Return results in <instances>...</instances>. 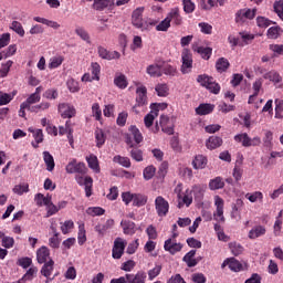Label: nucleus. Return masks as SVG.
I'll return each mask as SVG.
<instances>
[{
  "label": "nucleus",
  "mask_w": 283,
  "mask_h": 283,
  "mask_svg": "<svg viewBox=\"0 0 283 283\" xmlns=\"http://www.w3.org/2000/svg\"><path fill=\"white\" fill-rule=\"evenodd\" d=\"M72 229H74V221L66 220L64 222H61V231L63 235H67L69 233H72Z\"/></svg>",
  "instance_id": "51"
},
{
  "label": "nucleus",
  "mask_w": 283,
  "mask_h": 283,
  "mask_svg": "<svg viewBox=\"0 0 283 283\" xmlns=\"http://www.w3.org/2000/svg\"><path fill=\"white\" fill-rule=\"evenodd\" d=\"M59 113L62 118H72L75 116L76 109H74V106L63 103L59 105Z\"/></svg>",
  "instance_id": "15"
},
{
  "label": "nucleus",
  "mask_w": 283,
  "mask_h": 283,
  "mask_svg": "<svg viewBox=\"0 0 283 283\" xmlns=\"http://www.w3.org/2000/svg\"><path fill=\"white\" fill-rule=\"evenodd\" d=\"M178 208L182 209V207H189L191 205V202H193V195H191L190 190H186L185 195L181 197L180 195H178Z\"/></svg>",
  "instance_id": "25"
},
{
  "label": "nucleus",
  "mask_w": 283,
  "mask_h": 283,
  "mask_svg": "<svg viewBox=\"0 0 283 283\" xmlns=\"http://www.w3.org/2000/svg\"><path fill=\"white\" fill-rule=\"evenodd\" d=\"M163 65H165V61L155 60L153 64L146 66V74L150 78H160L163 76Z\"/></svg>",
  "instance_id": "6"
},
{
  "label": "nucleus",
  "mask_w": 283,
  "mask_h": 283,
  "mask_svg": "<svg viewBox=\"0 0 283 283\" xmlns=\"http://www.w3.org/2000/svg\"><path fill=\"white\" fill-rule=\"evenodd\" d=\"M145 12V7H138L133 11L132 23L135 28L140 24L143 21V13Z\"/></svg>",
  "instance_id": "30"
},
{
  "label": "nucleus",
  "mask_w": 283,
  "mask_h": 283,
  "mask_svg": "<svg viewBox=\"0 0 283 283\" xmlns=\"http://www.w3.org/2000/svg\"><path fill=\"white\" fill-rule=\"evenodd\" d=\"M12 191L17 196H23V193H28V191H30V186L25 182L19 184L13 187Z\"/></svg>",
  "instance_id": "48"
},
{
  "label": "nucleus",
  "mask_w": 283,
  "mask_h": 283,
  "mask_svg": "<svg viewBox=\"0 0 283 283\" xmlns=\"http://www.w3.org/2000/svg\"><path fill=\"white\" fill-rule=\"evenodd\" d=\"M15 96L17 91H13L12 93H3L0 91V106L9 105V103H12V101H14Z\"/></svg>",
  "instance_id": "33"
},
{
  "label": "nucleus",
  "mask_w": 283,
  "mask_h": 283,
  "mask_svg": "<svg viewBox=\"0 0 283 283\" xmlns=\"http://www.w3.org/2000/svg\"><path fill=\"white\" fill-rule=\"evenodd\" d=\"M214 207L216 211L213 212V220H216V222L224 224V199H222L218 195L214 196Z\"/></svg>",
  "instance_id": "5"
},
{
  "label": "nucleus",
  "mask_w": 283,
  "mask_h": 283,
  "mask_svg": "<svg viewBox=\"0 0 283 283\" xmlns=\"http://www.w3.org/2000/svg\"><path fill=\"white\" fill-rule=\"evenodd\" d=\"M282 34H283V30L280 25L271 27L270 29H268V32H266L268 39H273V40L280 39Z\"/></svg>",
  "instance_id": "36"
},
{
  "label": "nucleus",
  "mask_w": 283,
  "mask_h": 283,
  "mask_svg": "<svg viewBox=\"0 0 283 283\" xmlns=\"http://www.w3.org/2000/svg\"><path fill=\"white\" fill-rule=\"evenodd\" d=\"M53 271H54V261L52 259H50L46 263H44L40 273L44 277H50V275H52Z\"/></svg>",
  "instance_id": "34"
},
{
  "label": "nucleus",
  "mask_w": 283,
  "mask_h": 283,
  "mask_svg": "<svg viewBox=\"0 0 283 283\" xmlns=\"http://www.w3.org/2000/svg\"><path fill=\"white\" fill-rule=\"evenodd\" d=\"M95 140H96V147H102L105 145L106 137L103 129L95 130Z\"/></svg>",
  "instance_id": "56"
},
{
  "label": "nucleus",
  "mask_w": 283,
  "mask_h": 283,
  "mask_svg": "<svg viewBox=\"0 0 283 283\" xmlns=\"http://www.w3.org/2000/svg\"><path fill=\"white\" fill-rule=\"evenodd\" d=\"M244 201L242 199H238L237 203L232 206L231 218L232 220H242V216L240 214V209L238 207H242Z\"/></svg>",
  "instance_id": "40"
},
{
  "label": "nucleus",
  "mask_w": 283,
  "mask_h": 283,
  "mask_svg": "<svg viewBox=\"0 0 283 283\" xmlns=\"http://www.w3.org/2000/svg\"><path fill=\"white\" fill-rule=\"evenodd\" d=\"M136 103L138 107H143V105H147V87L145 86H139L136 90Z\"/></svg>",
  "instance_id": "22"
},
{
  "label": "nucleus",
  "mask_w": 283,
  "mask_h": 283,
  "mask_svg": "<svg viewBox=\"0 0 283 283\" xmlns=\"http://www.w3.org/2000/svg\"><path fill=\"white\" fill-rule=\"evenodd\" d=\"M75 34H77V36H80L82 41L92 43V41L90 40V33H87V31L83 27H76Z\"/></svg>",
  "instance_id": "53"
},
{
  "label": "nucleus",
  "mask_w": 283,
  "mask_h": 283,
  "mask_svg": "<svg viewBox=\"0 0 283 283\" xmlns=\"http://www.w3.org/2000/svg\"><path fill=\"white\" fill-rule=\"evenodd\" d=\"M45 109H50V103L42 102L38 105L32 106L29 112H33L34 114H39V112H45Z\"/></svg>",
  "instance_id": "58"
},
{
  "label": "nucleus",
  "mask_w": 283,
  "mask_h": 283,
  "mask_svg": "<svg viewBox=\"0 0 283 283\" xmlns=\"http://www.w3.org/2000/svg\"><path fill=\"white\" fill-rule=\"evenodd\" d=\"M275 114L276 116H282L283 114V96L274 99Z\"/></svg>",
  "instance_id": "64"
},
{
  "label": "nucleus",
  "mask_w": 283,
  "mask_h": 283,
  "mask_svg": "<svg viewBox=\"0 0 283 283\" xmlns=\"http://www.w3.org/2000/svg\"><path fill=\"white\" fill-rule=\"evenodd\" d=\"M29 132L33 135L34 142L31 143L32 147L36 149L41 143H43V130L41 128H29Z\"/></svg>",
  "instance_id": "23"
},
{
  "label": "nucleus",
  "mask_w": 283,
  "mask_h": 283,
  "mask_svg": "<svg viewBox=\"0 0 283 283\" xmlns=\"http://www.w3.org/2000/svg\"><path fill=\"white\" fill-rule=\"evenodd\" d=\"M262 235H266V228L264 226H254L248 233L250 240H258Z\"/></svg>",
  "instance_id": "18"
},
{
  "label": "nucleus",
  "mask_w": 283,
  "mask_h": 283,
  "mask_svg": "<svg viewBox=\"0 0 283 283\" xmlns=\"http://www.w3.org/2000/svg\"><path fill=\"white\" fill-rule=\"evenodd\" d=\"M46 208V218H52V216H56L59 213V207L52 202V199L45 206Z\"/></svg>",
  "instance_id": "55"
},
{
  "label": "nucleus",
  "mask_w": 283,
  "mask_h": 283,
  "mask_svg": "<svg viewBox=\"0 0 283 283\" xmlns=\"http://www.w3.org/2000/svg\"><path fill=\"white\" fill-rule=\"evenodd\" d=\"M229 60L224 57L218 59L216 62L217 72H219L220 74H222V72H227V70H229Z\"/></svg>",
  "instance_id": "42"
},
{
  "label": "nucleus",
  "mask_w": 283,
  "mask_h": 283,
  "mask_svg": "<svg viewBox=\"0 0 283 283\" xmlns=\"http://www.w3.org/2000/svg\"><path fill=\"white\" fill-rule=\"evenodd\" d=\"M66 86L72 94H76V92H81V86L78 85V82L73 77L67 78Z\"/></svg>",
  "instance_id": "46"
},
{
  "label": "nucleus",
  "mask_w": 283,
  "mask_h": 283,
  "mask_svg": "<svg viewBox=\"0 0 283 283\" xmlns=\"http://www.w3.org/2000/svg\"><path fill=\"white\" fill-rule=\"evenodd\" d=\"M181 72L184 74H189L193 67V56L191 55V51L189 49H184L181 52Z\"/></svg>",
  "instance_id": "9"
},
{
  "label": "nucleus",
  "mask_w": 283,
  "mask_h": 283,
  "mask_svg": "<svg viewBox=\"0 0 283 283\" xmlns=\"http://www.w3.org/2000/svg\"><path fill=\"white\" fill-rule=\"evenodd\" d=\"M44 165H46V171H54V167H56V164L54 163V156L50 154V151L44 150L42 153Z\"/></svg>",
  "instance_id": "28"
},
{
  "label": "nucleus",
  "mask_w": 283,
  "mask_h": 283,
  "mask_svg": "<svg viewBox=\"0 0 283 283\" xmlns=\"http://www.w3.org/2000/svg\"><path fill=\"white\" fill-rule=\"evenodd\" d=\"M245 198L250 201V202H258V200L262 201L264 199V195L260 191H254L252 193H247Z\"/></svg>",
  "instance_id": "60"
},
{
  "label": "nucleus",
  "mask_w": 283,
  "mask_h": 283,
  "mask_svg": "<svg viewBox=\"0 0 283 283\" xmlns=\"http://www.w3.org/2000/svg\"><path fill=\"white\" fill-rule=\"evenodd\" d=\"M197 83H199L201 87H206V90H209L211 94H220V84H218L212 76H209L207 74L198 75Z\"/></svg>",
  "instance_id": "1"
},
{
  "label": "nucleus",
  "mask_w": 283,
  "mask_h": 283,
  "mask_svg": "<svg viewBox=\"0 0 283 283\" xmlns=\"http://www.w3.org/2000/svg\"><path fill=\"white\" fill-rule=\"evenodd\" d=\"M36 261L39 264H45L46 262H50V249H48V247H41L36 251Z\"/></svg>",
  "instance_id": "21"
},
{
  "label": "nucleus",
  "mask_w": 283,
  "mask_h": 283,
  "mask_svg": "<svg viewBox=\"0 0 283 283\" xmlns=\"http://www.w3.org/2000/svg\"><path fill=\"white\" fill-rule=\"evenodd\" d=\"M272 23H274V22L269 20L265 17L256 18V25H258V28H261L262 30H266V28H269V25H271Z\"/></svg>",
  "instance_id": "59"
},
{
  "label": "nucleus",
  "mask_w": 283,
  "mask_h": 283,
  "mask_svg": "<svg viewBox=\"0 0 283 283\" xmlns=\"http://www.w3.org/2000/svg\"><path fill=\"white\" fill-rule=\"evenodd\" d=\"M255 14H258V9H241L235 13V22L242 25L247 23V21H251L255 19Z\"/></svg>",
  "instance_id": "4"
},
{
  "label": "nucleus",
  "mask_w": 283,
  "mask_h": 283,
  "mask_svg": "<svg viewBox=\"0 0 283 283\" xmlns=\"http://www.w3.org/2000/svg\"><path fill=\"white\" fill-rule=\"evenodd\" d=\"M77 242L80 247H83L85 242H87V235L85 231V224L78 226V232H77Z\"/></svg>",
  "instance_id": "49"
},
{
  "label": "nucleus",
  "mask_w": 283,
  "mask_h": 283,
  "mask_svg": "<svg viewBox=\"0 0 283 283\" xmlns=\"http://www.w3.org/2000/svg\"><path fill=\"white\" fill-rule=\"evenodd\" d=\"M41 101V95H36L32 93L27 101L20 104V109H19V116L21 118H25V109L30 112L32 109V105H35V103H39Z\"/></svg>",
  "instance_id": "8"
},
{
  "label": "nucleus",
  "mask_w": 283,
  "mask_h": 283,
  "mask_svg": "<svg viewBox=\"0 0 283 283\" xmlns=\"http://www.w3.org/2000/svg\"><path fill=\"white\" fill-rule=\"evenodd\" d=\"M120 227L125 235H134V233H136V223H134V221L123 220Z\"/></svg>",
  "instance_id": "29"
},
{
  "label": "nucleus",
  "mask_w": 283,
  "mask_h": 283,
  "mask_svg": "<svg viewBox=\"0 0 283 283\" xmlns=\"http://www.w3.org/2000/svg\"><path fill=\"white\" fill-rule=\"evenodd\" d=\"M274 12L277 14V17L283 21V0H277L273 4Z\"/></svg>",
  "instance_id": "63"
},
{
  "label": "nucleus",
  "mask_w": 283,
  "mask_h": 283,
  "mask_svg": "<svg viewBox=\"0 0 283 283\" xmlns=\"http://www.w3.org/2000/svg\"><path fill=\"white\" fill-rule=\"evenodd\" d=\"M193 169H205L207 167V157L197 155L192 160Z\"/></svg>",
  "instance_id": "35"
},
{
  "label": "nucleus",
  "mask_w": 283,
  "mask_h": 283,
  "mask_svg": "<svg viewBox=\"0 0 283 283\" xmlns=\"http://www.w3.org/2000/svg\"><path fill=\"white\" fill-rule=\"evenodd\" d=\"M114 163H117L118 165H122V167H125L126 169H129L132 167V161L128 157H122L120 155H117L114 157Z\"/></svg>",
  "instance_id": "54"
},
{
  "label": "nucleus",
  "mask_w": 283,
  "mask_h": 283,
  "mask_svg": "<svg viewBox=\"0 0 283 283\" xmlns=\"http://www.w3.org/2000/svg\"><path fill=\"white\" fill-rule=\"evenodd\" d=\"M264 78L271 81L274 84L282 83V75L277 71H270L264 74Z\"/></svg>",
  "instance_id": "44"
},
{
  "label": "nucleus",
  "mask_w": 283,
  "mask_h": 283,
  "mask_svg": "<svg viewBox=\"0 0 283 283\" xmlns=\"http://www.w3.org/2000/svg\"><path fill=\"white\" fill-rule=\"evenodd\" d=\"M114 224H115L114 219H107L104 224L98 223L97 226H95V231L96 233H98V235H101V238H104L107 231L114 228Z\"/></svg>",
  "instance_id": "16"
},
{
  "label": "nucleus",
  "mask_w": 283,
  "mask_h": 283,
  "mask_svg": "<svg viewBox=\"0 0 283 283\" xmlns=\"http://www.w3.org/2000/svg\"><path fill=\"white\" fill-rule=\"evenodd\" d=\"M147 205V197L145 195H133V206L134 207H145Z\"/></svg>",
  "instance_id": "47"
},
{
  "label": "nucleus",
  "mask_w": 283,
  "mask_h": 283,
  "mask_svg": "<svg viewBox=\"0 0 283 283\" xmlns=\"http://www.w3.org/2000/svg\"><path fill=\"white\" fill-rule=\"evenodd\" d=\"M169 28H171V22H170L168 15L156 25L157 32H167V30H169Z\"/></svg>",
  "instance_id": "52"
},
{
  "label": "nucleus",
  "mask_w": 283,
  "mask_h": 283,
  "mask_svg": "<svg viewBox=\"0 0 283 283\" xmlns=\"http://www.w3.org/2000/svg\"><path fill=\"white\" fill-rule=\"evenodd\" d=\"M167 104H153L150 105L151 111L144 117V123L147 128L154 125V119L158 118V112L166 109Z\"/></svg>",
  "instance_id": "7"
},
{
  "label": "nucleus",
  "mask_w": 283,
  "mask_h": 283,
  "mask_svg": "<svg viewBox=\"0 0 283 283\" xmlns=\"http://www.w3.org/2000/svg\"><path fill=\"white\" fill-rule=\"evenodd\" d=\"M130 134L126 137V143L129 145V147H134V144L132 143V138H134L135 143L138 145L139 143H143V134H140V130L136 126L129 127Z\"/></svg>",
  "instance_id": "13"
},
{
  "label": "nucleus",
  "mask_w": 283,
  "mask_h": 283,
  "mask_svg": "<svg viewBox=\"0 0 283 283\" xmlns=\"http://www.w3.org/2000/svg\"><path fill=\"white\" fill-rule=\"evenodd\" d=\"M216 106L211 105V104H201L199 105V107L196 108V113L199 116H207V114H211V112H213Z\"/></svg>",
  "instance_id": "38"
},
{
  "label": "nucleus",
  "mask_w": 283,
  "mask_h": 283,
  "mask_svg": "<svg viewBox=\"0 0 283 283\" xmlns=\"http://www.w3.org/2000/svg\"><path fill=\"white\" fill-rule=\"evenodd\" d=\"M165 251H169L171 255H176L179 251H182V244L174 241L172 239H167L164 244Z\"/></svg>",
  "instance_id": "14"
},
{
  "label": "nucleus",
  "mask_w": 283,
  "mask_h": 283,
  "mask_svg": "<svg viewBox=\"0 0 283 283\" xmlns=\"http://www.w3.org/2000/svg\"><path fill=\"white\" fill-rule=\"evenodd\" d=\"M127 283H145L147 280V274L144 271H139L136 274L128 273L126 274Z\"/></svg>",
  "instance_id": "20"
},
{
  "label": "nucleus",
  "mask_w": 283,
  "mask_h": 283,
  "mask_svg": "<svg viewBox=\"0 0 283 283\" xmlns=\"http://www.w3.org/2000/svg\"><path fill=\"white\" fill-rule=\"evenodd\" d=\"M114 85H116V87L119 90H125L128 85L127 76H125V74L117 73L114 77Z\"/></svg>",
  "instance_id": "32"
},
{
  "label": "nucleus",
  "mask_w": 283,
  "mask_h": 283,
  "mask_svg": "<svg viewBox=\"0 0 283 283\" xmlns=\"http://www.w3.org/2000/svg\"><path fill=\"white\" fill-rule=\"evenodd\" d=\"M66 174H81L85 176L87 174V166L85 163H77L76 159H71L65 167Z\"/></svg>",
  "instance_id": "10"
},
{
  "label": "nucleus",
  "mask_w": 283,
  "mask_h": 283,
  "mask_svg": "<svg viewBox=\"0 0 283 283\" xmlns=\"http://www.w3.org/2000/svg\"><path fill=\"white\" fill-rule=\"evenodd\" d=\"M86 163L95 174H101V166L98 165V157L96 155L91 154L86 156Z\"/></svg>",
  "instance_id": "27"
},
{
  "label": "nucleus",
  "mask_w": 283,
  "mask_h": 283,
  "mask_svg": "<svg viewBox=\"0 0 283 283\" xmlns=\"http://www.w3.org/2000/svg\"><path fill=\"white\" fill-rule=\"evenodd\" d=\"M235 143H241L242 147H258L262 139L260 137H249V134L241 133L234 136Z\"/></svg>",
  "instance_id": "2"
},
{
  "label": "nucleus",
  "mask_w": 283,
  "mask_h": 283,
  "mask_svg": "<svg viewBox=\"0 0 283 283\" xmlns=\"http://www.w3.org/2000/svg\"><path fill=\"white\" fill-rule=\"evenodd\" d=\"M223 188H224V180H222L221 177L211 179L209 182V189H211V191H217L218 189H223Z\"/></svg>",
  "instance_id": "45"
},
{
  "label": "nucleus",
  "mask_w": 283,
  "mask_h": 283,
  "mask_svg": "<svg viewBox=\"0 0 283 283\" xmlns=\"http://www.w3.org/2000/svg\"><path fill=\"white\" fill-rule=\"evenodd\" d=\"M239 39L241 41L242 48L243 45H249V43H251V41H253V39H255V35H253L252 33H249L247 31H242L239 33Z\"/></svg>",
  "instance_id": "50"
},
{
  "label": "nucleus",
  "mask_w": 283,
  "mask_h": 283,
  "mask_svg": "<svg viewBox=\"0 0 283 283\" xmlns=\"http://www.w3.org/2000/svg\"><path fill=\"white\" fill-rule=\"evenodd\" d=\"M154 25H158V20L147 18L146 20H143L140 24H137L136 28L142 32H150Z\"/></svg>",
  "instance_id": "19"
},
{
  "label": "nucleus",
  "mask_w": 283,
  "mask_h": 283,
  "mask_svg": "<svg viewBox=\"0 0 283 283\" xmlns=\"http://www.w3.org/2000/svg\"><path fill=\"white\" fill-rule=\"evenodd\" d=\"M155 209L159 218H165L169 213V201L163 198V196H158L155 199Z\"/></svg>",
  "instance_id": "11"
},
{
  "label": "nucleus",
  "mask_w": 283,
  "mask_h": 283,
  "mask_svg": "<svg viewBox=\"0 0 283 283\" xmlns=\"http://www.w3.org/2000/svg\"><path fill=\"white\" fill-rule=\"evenodd\" d=\"M155 90L157 92V96L165 97L169 95V86H167V84H157Z\"/></svg>",
  "instance_id": "61"
},
{
  "label": "nucleus",
  "mask_w": 283,
  "mask_h": 283,
  "mask_svg": "<svg viewBox=\"0 0 283 283\" xmlns=\"http://www.w3.org/2000/svg\"><path fill=\"white\" fill-rule=\"evenodd\" d=\"M63 61H65L63 55H55L51 57L49 62V70H56V67H61V65H63Z\"/></svg>",
  "instance_id": "41"
},
{
  "label": "nucleus",
  "mask_w": 283,
  "mask_h": 283,
  "mask_svg": "<svg viewBox=\"0 0 283 283\" xmlns=\"http://www.w3.org/2000/svg\"><path fill=\"white\" fill-rule=\"evenodd\" d=\"M75 180L77 185H80L81 187H85V196L86 198H90V196H92V185L94 184L92 177H83V175H77L75 176Z\"/></svg>",
  "instance_id": "12"
},
{
  "label": "nucleus",
  "mask_w": 283,
  "mask_h": 283,
  "mask_svg": "<svg viewBox=\"0 0 283 283\" xmlns=\"http://www.w3.org/2000/svg\"><path fill=\"white\" fill-rule=\"evenodd\" d=\"M114 0H94V10H105V8H112Z\"/></svg>",
  "instance_id": "37"
},
{
  "label": "nucleus",
  "mask_w": 283,
  "mask_h": 283,
  "mask_svg": "<svg viewBox=\"0 0 283 283\" xmlns=\"http://www.w3.org/2000/svg\"><path fill=\"white\" fill-rule=\"evenodd\" d=\"M127 247V240L118 237L114 240L112 249V258L114 260H120L125 254V248Z\"/></svg>",
  "instance_id": "3"
},
{
  "label": "nucleus",
  "mask_w": 283,
  "mask_h": 283,
  "mask_svg": "<svg viewBox=\"0 0 283 283\" xmlns=\"http://www.w3.org/2000/svg\"><path fill=\"white\" fill-rule=\"evenodd\" d=\"M206 147L207 149H210V151H212V149H218V147H222V137L210 136L206 140Z\"/></svg>",
  "instance_id": "26"
},
{
  "label": "nucleus",
  "mask_w": 283,
  "mask_h": 283,
  "mask_svg": "<svg viewBox=\"0 0 283 283\" xmlns=\"http://www.w3.org/2000/svg\"><path fill=\"white\" fill-rule=\"evenodd\" d=\"M34 200L38 207H46V205H50V201L52 200V195L48 193L44 196L43 193H36Z\"/></svg>",
  "instance_id": "31"
},
{
  "label": "nucleus",
  "mask_w": 283,
  "mask_h": 283,
  "mask_svg": "<svg viewBox=\"0 0 283 283\" xmlns=\"http://www.w3.org/2000/svg\"><path fill=\"white\" fill-rule=\"evenodd\" d=\"M98 56L101 59H105L106 61H113V59H120V53L116 51H107L104 46H98L97 48Z\"/></svg>",
  "instance_id": "17"
},
{
  "label": "nucleus",
  "mask_w": 283,
  "mask_h": 283,
  "mask_svg": "<svg viewBox=\"0 0 283 283\" xmlns=\"http://www.w3.org/2000/svg\"><path fill=\"white\" fill-rule=\"evenodd\" d=\"M196 250H190L185 256L184 262H186L187 266L193 268L196 264H198V261H196Z\"/></svg>",
  "instance_id": "43"
},
{
  "label": "nucleus",
  "mask_w": 283,
  "mask_h": 283,
  "mask_svg": "<svg viewBox=\"0 0 283 283\" xmlns=\"http://www.w3.org/2000/svg\"><path fill=\"white\" fill-rule=\"evenodd\" d=\"M143 176L146 180H151L156 176V167L148 166L144 169Z\"/></svg>",
  "instance_id": "62"
},
{
  "label": "nucleus",
  "mask_w": 283,
  "mask_h": 283,
  "mask_svg": "<svg viewBox=\"0 0 283 283\" xmlns=\"http://www.w3.org/2000/svg\"><path fill=\"white\" fill-rule=\"evenodd\" d=\"M161 72L163 74H166V76H176V74H178V70H176L175 66L165 64V62L163 64Z\"/></svg>",
  "instance_id": "57"
},
{
  "label": "nucleus",
  "mask_w": 283,
  "mask_h": 283,
  "mask_svg": "<svg viewBox=\"0 0 283 283\" xmlns=\"http://www.w3.org/2000/svg\"><path fill=\"white\" fill-rule=\"evenodd\" d=\"M168 20L174 22L175 25H182V15H180V9L172 8L167 14Z\"/></svg>",
  "instance_id": "24"
},
{
  "label": "nucleus",
  "mask_w": 283,
  "mask_h": 283,
  "mask_svg": "<svg viewBox=\"0 0 283 283\" xmlns=\"http://www.w3.org/2000/svg\"><path fill=\"white\" fill-rule=\"evenodd\" d=\"M195 52L200 54V56L202 59H205V61H209L211 59V54L213 53V49L205 48V46H198L197 49H195Z\"/></svg>",
  "instance_id": "39"
}]
</instances>
